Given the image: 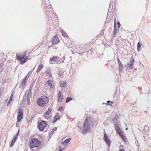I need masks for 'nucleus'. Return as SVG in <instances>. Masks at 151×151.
I'll return each mask as SVG.
<instances>
[{
    "label": "nucleus",
    "mask_w": 151,
    "mask_h": 151,
    "mask_svg": "<svg viewBox=\"0 0 151 151\" xmlns=\"http://www.w3.org/2000/svg\"><path fill=\"white\" fill-rule=\"evenodd\" d=\"M54 119H60V114H59L57 113L56 114L55 117Z\"/></svg>",
    "instance_id": "nucleus-23"
},
{
    "label": "nucleus",
    "mask_w": 151,
    "mask_h": 151,
    "mask_svg": "<svg viewBox=\"0 0 151 151\" xmlns=\"http://www.w3.org/2000/svg\"><path fill=\"white\" fill-rule=\"evenodd\" d=\"M113 103L112 101H107V104L108 105H111Z\"/></svg>",
    "instance_id": "nucleus-38"
},
{
    "label": "nucleus",
    "mask_w": 151,
    "mask_h": 151,
    "mask_svg": "<svg viewBox=\"0 0 151 151\" xmlns=\"http://www.w3.org/2000/svg\"><path fill=\"white\" fill-rule=\"evenodd\" d=\"M19 129L16 134L13 140L11 142L10 144V147L12 146L15 142L19 136Z\"/></svg>",
    "instance_id": "nucleus-9"
},
{
    "label": "nucleus",
    "mask_w": 151,
    "mask_h": 151,
    "mask_svg": "<svg viewBox=\"0 0 151 151\" xmlns=\"http://www.w3.org/2000/svg\"><path fill=\"white\" fill-rule=\"evenodd\" d=\"M58 75H60V76H61L62 75V74L61 73H58Z\"/></svg>",
    "instance_id": "nucleus-52"
},
{
    "label": "nucleus",
    "mask_w": 151,
    "mask_h": 151,
    "mask_svg": "<svg viewBox=\"0 0 151 151\" xmlns=\"http://www.w3.org/2000/svg\"><path fill=\"white\" fill-rule=\"evenodd\" d=\"M47 115H48L46 114H44L43 115V116L45 118H46L47 119H48L49 118V116Z\"/></svg>",
    "instance_id": "nucleus-36"
},
{
    "label": "nucleus",
    "mask_w": 151,
    "mask_h": 151,
    "mask_svg": "<svg viewBox=\"0 0 151 151\" xmlns=\"http://www.w3.org/2000/svg\"><path fill=\"white\" fill-rule=\"evenodd\" d=\"M58 101L60 102L62 101L63 99V97L62 96V93H61V91H59L58 92Z\"/></svg>",
    "instance_id": "nucleus-14"
},
{
    "label": "nucleus",
    "mask_w": 151,
    "mask_h": 151,
    "mask_svg": "<svg viewBox=\"0 0 151 151\" xmlns=\"http://www.w3.org/2000/svg\"><path fill=\"white\" fill-rule=\"evenodd\" d=\"M41 144V142L36 138H33L31 139L29 142V146L31 148L38 147Z\"/></svg>",
    "instance_id": "nucleus-2"
},
{
    "label": "nucleus",
    "mask_w": 151,
    "mask_h": 151,
    "mask_svg": "<svg viewBox=\"0 0 151 151\" xmlns=\"http://www.w3.org/2000/svg\"><path fill=\"white\" fill-rule=\"evenodd\" d=\"M63 106H61L58 108V110L59 111H61L63 110Z\"/></svg>",
    "instance_id": "nucleus-37"
},
{
    "label": "nucleus",
    "mask_w": 151,
    "mask_h": 151,
    "mask_svg": "<svg viewBox=\"0 0 151 151\" xmlns=\"http://www.w3.org/2000/svg\"><path fill=\"white\" fill-rule=\"evenodd\" d=\"M59 42V40L57 37V36H54L52 40V42L53 44H56Z\"/></svg>",
    "instance_id": "nucleus-11"
},
{
    "label": "nucleus",
    "mask_w": 151,
    "mask_h": 151,
    "mask_svg": "<svg viewBox=\"0 0 151 151\" xmlns=\"http://www.w3.org/2000/svg\"><path fill=\"white\" fill-rule=\"evenodd\" d=\"M29 58V57L27 56V57H26V58H24V59H26V61Z\"/></svg>",
    "instance_id": "nucleus-49"
},
{
    "label": "nucleus",
    "mask_w": 151,
    "mask_h": 151,
    "mask_svg": "<svg viewBox=\"0 0 151 151\" xmlns=\"http://www.w3.org/2000/svg\"><path fill=\"white\" fill-rule=\"evenodd\" d=\"M1 88H0V96L1 95Z\"/></svg>",
    "instance_id": "nucleus-54"
},
{
    "label": "nucleus",
    "mask_w": 151,
    "mask_h": 151,
    "mask_svg": "<svg viewBox=\"0 0 151 151\" xmlns=\"http://www.w3.org/2000/svg\"><path fill=\"white\" fill-rule=\"evenodd\" d=\"M57 127H54L52 129L54 131H55L57 129Z\"/></svg>",
    "instance_id": "nucleus-42"
},
{
    "label": "nucleus",
    "mask_w": 151,
    "mask_h": 151,
    "mask_svg": "<svg viewBox=\"0 0 151 151\" xmlns=\"http://www.w3.org/2000/svg\"><path fill=\"white\" fill-rule=\"evenodd\" d=\"M28 78V77L27 76H26L24 78V79L22 80V81H24L26 82L27 81Z\"/></svg>",
    "instance_id": "nucleus-33"
},
{
    "label": "nucleus",
    "mask_w": 151,
    "mask_h": 151,
    "mask_svg": "<svg viewBox=\"0 0 151 151\" xmlns=\"http://www.w3.org/2000/svg\"><path fill=\"white\" fill-rule=\"evenodd\" d=\"M25 82L24 81H22L20 84V86H24L25 85Z\"/></svg>",
    "instance_id": "nucleus-32"
},
{
    "label": "nucleus",
    "mask_w": 151,
    "mask_h": 151,
    "mask_svg": "<svg viewBox=\"0 0 151 151\" xmlns=\"http://www.w3.org/2000/svg\"><path fill=\"white\" fill-rule=\"evenodd\" d=\"M58 58H59L55 56H54L50 58V63L53 64V62L55 61L58 59Z\"/></svg>",
    "instance_id": "nucleus-15"
},
{
    "label": "nucleus",
    "mask_w": 151,
    "mask_h": 151,
    "mask_svg": "<svg viewBox=\"0 0 151 151\" xmlns=\"http://www.w3.org/2000/svg\"><path fill=\"white\" fill-rule=\"evenodd\" d=\"M116 132V133L121 138V139L124 141H125V139H126V138L123 134V132L120 129V128H119L117 129H115Z\"/></svg>",
    "instance_id": "nucleus-5"
},
{
    "label": "nucleus",
    "mask_w": 151,
    "mask_h": 151,
    "mask_svg": "<svg viewBox=\"0 0 151 151\" xmlns=\"http://www.w3.org/2000/svg\"><path fill=\"white\" fill-rule=\"evenodd\" d=\"M17 60L20 61V63L21 64H24L26 61V59H24V56H19L18 55H16Z\"/></svg>",
    "instance_id": "nucleus-7"
},
{
    "label": "nucleus",
    "mask_w": 151,
    "mask_h": 151,
    "mask_svg": "<svg viewBox=\"0 0 151 151\" xmlns=\"http://www.w3.org/2000/svg\"><path fill=\"white\" fill-rule=\"evenodd\" d=\"M33 83H32L30 85V86H31V87H33Z\"/></svg>",
    "instance_id": "nucleus-51"
},
{
    "label": "nucleus",
    "mask_w": 151,
    "mask_h": 151,
    "mask_svg": "<svg viewBox=\"0 0 151 151\" xmlns=\"http://www.w3.org/2000/svg\"><path fill=\"white\" fill-rule=\"evenodd\" d=\"M65 58L64 57H62L61 58H60L59 61L58 62H59L60 63H62L65 60Z\"/></svg>",
    "instance_id": "nucleus-29"
},
{
    "label": "nucleus",
    "mask_w": 151,
    "mask_h": 151,
    "mask_svg": "<svg viewBox=\"0 0 151 151\" xmlns=\"http://www.w3.org/2000/svg\"><path fill=\"white\" fill-rule=\"evenodd\" d=\"M32 70H30L29 72V73H28V74H27V75L26 76H27L28 77H29V76H30V75H31V74L32 73Z\"/></svg>",
    "instance_id": "nucleus-39"
},
{
    "label": "nucleus",
    "mask_w": 151,
    "mask_h": 151,
    "mask_svg": "<svg viewBox=\"0 0 151 151\" xmlns=\"http://www.w3.org/2000/svg\"><path fill=\"white\" fill-rule=\"evenodd\" d=\"M119 119V117H114L113 118H112V122L114 123H116L117 122V120Z\"/></svg>",
    "instance_id": "nucleus-22"
},
{
    "label": "nucleus",
    "mask_w": 151,
    "mask_h": 151,
    "mask_svg": "<svg viewBox=\"0 0 151 151\" xmlns=\"http://www.w3.org/2000/svg\"><path fill=\"white\" fill-rule=\"evenodd\" d=\"M134 63V60L133 58L127 64V65L128 66L130 69H132L133 67V65Z\"/></svg>",
    "instance_id": "nucleus-10"
},
{
    "label": "nucleus",
    "mask_w": 151,
    "mask_h": 151,
    "mask_svg": "<svg viewBox=\"0 0 151 151\" xmlns=\"http://www.w3.org/2000/svg\"><path fill=\"white\" fill-rule=\"evenodd\" d=\"M120 27V25H118V28H119Z\"/></svg>",
    "instance_id": "nucleus-56"
},
{
    "label": "nucleus",
    "mask_w": 151,
    "mask_h": 151,
    "mask_svg": "<svg viewBox=\"0 0 151 151\" xmlns=\"http://www.w3.org/2000/svg\"><path fill=\"white\" fill-rule=\"evenodd\" d=\"M117 60H118V63H120V62H121L120 61V60L119 58H117Z\"/></svg>",
    "instance_id": "nucleus-45"
},
{
    "label": "nucleus",
    "mask_w": 151,
    "mask_h": 151,
    "mask_svg": "<svg viewBox=\"0 0 151 151\" xmlns=\"http://www.w3.org/2000/svg\"><path fill=\"white\" fill-rule=\"evenodd\" d=\"M113 9V4H111V3H110L109 9H108V12H109L110 11H111V9Z\"/></svg>",
    "instance_id": "nucleus-26"
},
{
    "label": "nucleus",
    "mask_w": 151,
    "mask_h": 151,
    "mask_svg": "<svg viewBox=\"0 0 151 151\" xmlns=\"http://www.w3.org/2000/svg\"><path fill=\"white\" fill-rule=\"evenodd\" d=\"M2 69L0 68V72L1 71H2Z\"/></svg>",
    "instance_id": "nucleus-55"
},
{
    "label": "nucleus",
    "mask_w": 151,
    "mask_h": 151,
    "mask_svg": "<svg viewBox=\"0 0 151 151\" xmlns=\"http://www.w3.org/2000/svg\"><path fill=\"white\" fill-rule=\"evenodd\" d=\"M54 131L52 129L50 132L49 136L51 137L53 134Z\"/></svg>",
    "instance_id": "nucleus-35"
},
{
    "label": "nucleus",
    "mask_w": 151,
    "mask_h": 151,
    "mask_svg": "<svg viewBox=\"0 0 151 151\" xmlns=\"http://www.w3.org/2000/svg\"><path fill=\"white\" fill-rule=\"evenodd\" d=\"M26 55V52H25L24 53L23 55L22 56H24V57H25Z\"/></svg>",
    "instance_id": "nucleus-43"
},
{
    "label": "nucleus",
    "mask_w": 151,
    "mask_h": 151,
    "mask_svg": "<svg viewBox=\"0 0 151 151\" xmlns=\"http://www.w3.org/2000/svg\"><path fill=\"white\" fill-rule=\"evenodd\" d=\"M118 64L119 66L120 65H122V63L121 62L118 63Z\"/></svg>",
    "instance_id": "nucleus-46"
},
{
    "label": "nucleus",
    "mask_w": 151,
    "mask_h": 151,
    "mask_svg": "<svg viewBox=\"0 0 151 151\" xmlns=\"http://www.w3.org/2000/svg\"><path fill=\"white\" fill-rule=\"evenodd\" d=\"M12 96H13V94L11 95V96L10 97V98L9 99L8 102V103H9V102H10V101L12 100Z\"/></svg>",
    "instance_id": "nucleus-40"
},
{
    "label": "nucleus",
    "mask_w": 151,
    "mask_h": 151,
    "mask_svg": "<svg viewBox=\"0 0 151 151\" xmlns=\"http://www.w3.org/2000/svg\"><path fill=\"white\" fill-rule=\"evenodd\" d=\"M49 99L46 96H42L40 98H39L37 101L38 105L41 106H44L46 105L48 103Z\"/></svg>",
    "instance_id": "nucleus-1"
},
{
    "label": "nucleus",
    "mask_w": 151,
    "mask_h": 151,
    "mask_svg": "<svg viewBox=\"0 0 151 151\" xmlns=\"http://www.w3.org/2000/svg\"><path fill=\"white\" fill-rule=\"evenodd\" d=\"M32 91L29 90L27 96L31 97L32 95Z\"/></svg>",
    "instance_id": "nucleus-34"
},
{
    "label": "nucleus",
    "mask_w": 151,
    "mask_h": 151,
    "mask_svg": "<svg viewBox=\"0 0 151 151\" xmlns=\"http://www.w3.org/2000/svg\"><path fill=\"white\" fill-rule=\"evenodd\" d=\"M113 123L114 125L115 129H118L120 128L119 126L118 122L116 123H115V124L114 122H113Z\"/></svg>",
    "instance_id": "nucleus-25"
},
{
    "label": "nucleus",
    "mask_w": 151,
    "mask_h": 151,
    "mask_svg": "<svg viewBox=\"0 0 151 151\" xmlns=\"http://www.w3.org/2000/svg\"><path fill=\"white\" fill-rule=\"evenodd\" d=\"M126 129V130H127V129H128V128H126V129Z\"/></svg>",
    "instance_id": "nucleus-57"
},
{
    "label": "nucleus",
    "mask_w": 151,
    "mask_h": 151,
    "mask_svg": "<svg viewBox=\"0 0 151 151\" xmlns=\"http://www.w3.org/2000/svg\"><path fill=\"white\" fill-rule=\"evenodd\" d=\"M17 113V122H19L21 121L23 117V111L21 109H19L18 110Z\"/></svg>",
    "instance_id": "nucleus-6"
},
{
    "label": "nucleus",
    "mask_w": 151,
    "mask_h": 151,
    "mask_svg": "<svg viewBox=\"0 0 151 151\" xmlns=\"http://www.w3.org/2000/svg\"><path fill=\"white\" fill-rule=\"evenodd\" d=\"M115 2V0H111L110 1V3H111V4H113V3H114Z\"/></svg>",
    "instance_id": "nucleus-41"
},
{
    "label": "nucleus",
    "mask_w": 151,
    "mask_h": 151,
    "mask_svg": "<svg viewBox=\"0 0 151 151\" xmlns=\"http://www.w3.org/2000/svg\"><path fill=\"white\" fill-rule=\"evenodd\" d=\"M137 50L138 51H139L140 50L141 47L140 44L139 42L137 44Z\"/></svg>",
    "instance_id": "nucleus-27"
},
{
    "label": "nucleus",
    "mask_w": 151,
    "mask_h": 151,
    "mask_svg": "<svg viewBox=\"0 0 151 151\" xmlns=\"http://www.w3.org/2000/svg\"><path fill=\"white\" fill-rule=\"evenodd\" d=\"M60 85L62 88H65L67 86V82L64 81L60 82Z\"/></svg>",
    "instance_id": "nucleus-17"
},
{
    "label": "nucleus",
    "mask_w": 151,
    "mask_h": 151,
    "mask_svg": "<svg viewBox=\"0 0 151 151\" xmlns=\"http://www.w3.org/2000/svg\"><path fill=\"white\" fill-rule=\"evenodd\" d=\"M61 32L62 33V35H63V36L65 37H66L67 38H68V35L67 33L64 31L62 30L61 31Z\"/></svg>",
    "instance_id": "nucleus-20"
},
{
    "label": "nucleus",
    "mask_w": 151,
    "mask_h": 151,
    "mask_svg": "<svg viewBox=\"0 0 151 151\" xmlns=\"http://www.w3.org/2000/svg\"><path fill=\"white\" fill-rule=\"evenodd\" d=\"M149 127L148 126H145L143 128V133L146 135H147L148 134V132L149 130Z\"/></svg>",
    "instance_id": "nucleus-13"
},
{
    "label": "nucleus",
    "mask_w": 151,
    "mask_h": 151,
    "mask_svg": "<svg viewBox=\"0 0 151 151\" xmlns=\"http://www.w3.org/2000/svg\"><path fill=\"white\" fill-rule=\"evenodd\" d=\"M91 128L90 124L88 123L87 119H86L84 120L83 126V131L85 133L90 131Z\"/></svg>",
    "instance_id": "nucleus-3"
},
{
    "label": "nucleus",
    "mask_w": 151,
    "mask_h": 151,
    "mask_svg": "<svg viewBox=\"0 0 151 151\" xmlns=\"http://www.w3.org/2000/svg\"><path fill=\"white\" fill-rule=\"evenodd\" d=\"M52 83L53 81L50 80H49L46 83V85H48L50 86V90H52L53 88Z\"/></svg>",
    "instance_id": "nucleus-12"
},
{
    "label": "nucleus",
    "mask_w": 151,
    "mask_h": 151,
    "mask_svg": "<svg viewBox=\"0 0 151 151\" xmlns=\"http://www.w3.org/2000/svg\"><path fill=\"white\" fill-rule=\"evenodd\" d=\"M63 148H60V149L58 151H63Z\"/></svg>",
    "instance_id": "nucleus-47"
},
{
    "label": "nucleus",
    "mask_w": 151,
    "mask_h": 151,
    "mask_svg": "<svg viewBox=\"0 0 151 151\" xmlns=\"http://www.w3.org/2000/svg\"><path fill=\"white\" fill-rule=\"evenodd\" d=\"M71 138L69 137L67 139H65L64 141L62 142V144L64 145H67L69 143L70 141Z\"/></svg>",
    "instance_id": "nucleus-16"
},
{
    "label": "nucleus",
    "mask_w": 151,
    "mask_h": 151,
    "mask_svg": "<svg viewBox=\"0 0 151 151\" xmlns=\"http://www.w3.org/2000/svg\"><path fill=\"white\" fill-rule=\"evenodd\" d=\"M72 99V98H71L70 97H68L66 99V103H68V102H69Z\"/></svg>",
    "instance_id": "nucleus-30"
},
{
    "label": "nucleus",
    "mask_w": 151,
    "mask_h": 151,
    "mask_svg": "<svg viewBox=\"0 0 151 151\" xmlns=\"http://www.w3.org/2000/svg\"><path fill=\"white\" fill-rule=\"evenodd\" d=\"M117 24L118 25H120V23L119 22H118L117 23Z\"/></svg>",
    "instance_id": "nucleus-50"
},
{
    "label": "nucleus",
    "mask_w": 151,
    "mask_h": 151,
    "mask_svg": "<svg viewBox=\"0 0 151 151\" xmlns=\"http://www.w3.org/2000/svg\"><path fill=\"white\" fill-rule=\"evenodd\" d=\"M47 123L46 122L44 121L40 122L38 124L37 127L40 131H43L45 127L46 126Z\"/></svg>",
    "instance_id": "nucleus-4"
},
{
    "label": "nucleus",
    "mask_w": 151,
    "mask_h": 151,
    "mask_svg": "<svg viewBox=\"0 0 151 151\" xmlns=\"http://www.w3.org/2000/svg\"><path fill=\"white\" fill-rule=\"evenodd\" d=\"M31 97H29L27 96V104H29L30 103V98Z\"/></svg>",
    "instance_id": "nucleus-31"
},
{
    "label": "nucleus",
    "mask_w": 151,
    "mask_h": 151,
    "mask_svg": "<svg viewBox=\"0 0 151 151\" xmlns=\"http://www.w3.org/2000/svg\"><path fill=\"white\" fill-rule=\"evenodd\" d=\"M43 65L42 64L40 65H38V69L36 71V73H38L40 72L43 68Z\"/></svg>",
    "instance_id": "nucleus-18"
},
{
    "label": "nucleus",
    "mask_w": 151,
    "mask_h": 151,
    "mask_svg": "<svg viewBox=\"0 0 151 151\" xmlns=\"http://www.w3.org/2000/svg\"><path fill=\"white\" fill-rule=\"evenodd\" d=\"M104 139L107 145L109 146H110L111 145L110 141V139L108 137L106 133H104Z\"/></svg>",
    "instance_id": "nucleus-8"
},
{
    "label": "nucleus",
    "mask_w": 151,
    "mask_h": 151,
    "mask_svg": "<svg viewBox=\"0 0 151 151\" xmlns=\"http://www.w3.org/2000/svg\"><path fill=\"white\" fill-rule=\"evenodd\" d=\"M45 73L47 74V76L48 77H52V74L51 71L49 70H48L45 72Z\"/></svg>",
    "instance_id": "nucleus-19"
},
{
    "label": "nucleus",
    "mask_w": 151,
    "mask_h": 151,
    "mask_svg": "<svg viewBox=\"0 0 151 151\" xmlns=\"http://www.w3.org/2000/svg\"><path fill=\"white\" fill-rule=\"evenodd\" d=\"M32 87H31V86H30V87L29 88V91H32Z\"/></svg>",
    "instance_id": "nucleus-48"
},
{
    "label": "nucleus",
    "mask_w": 151,
    "mask_h": 151,
    "mask_svg": "<svg viewBox=\"0 0 151 151\" xmlns=\"http://www.w3.org/2000/svg\"><path fill=\"white\" fill-rule=\"evenodd\" d=\"M116 26V23L115 22L114 25V32L113 34L114 35H115L116 34V31H117V28Z\"/></svg>",
    "instance_id": "nucleus-21"
},
{
    "label": "nucleus",
    "mask_w": 151,
    "mask_h": 151,
    "mask_svg": "<svg viewBox=\"0 0 151 151\" xmlns=\"http://www.w3.org/2000/svg\"><path fill=\"white\" fill-rule=\"evenodd\" d=\"M52 111L51 109L50 108V107L48 108V109L47 111H46V112L45 114H46L49 115L50 113Z\"/></svg>",
    "instance_id": "nucleus-28"
},
{
    "label": "nucleus",
    "mask_w": 151,
    "mask_h": 151,
    "mask_svg": "<svg viewBox=\"0 0 151 151\" xmlns=\"http://www.w3.org/2000/svg\"><path fill=\"white\" fill-rule=\"evenodd\" d=\"M57 120V119H55L54 121H52V122L55 123Z\"/></svg>",
    "instance_id": "nucleus-44"
},
{
    "label": "nucleus",
    "mask_w": 151,
    "mask_h": 151,
    "mask_svg": "<svg viewBox=\"0 0 151 151\" xmlns=\"http://www.w3.org/2000/svg\"><path fill=\"white\" fill-rule=\"evenodd\" d=\"M119 151H124V150L123 149H120Z\"/></svg>",
    "instance_id": "nucleus-53"
},
{
    "label": "nucleus",
    "mask_w": 151,
    "mask_h": 151,
    "mask_svg": "<svg viewBox=\"0 0 151 151\" xmlns=\"http://www.w3.org/2000/svg\"><path fill=\"white\" fill-rule=\"evenodd\" d=\"M124 68V66L122 64V65H120L119 66V71H123Z\"/></svg>",
    "instance_id": "nucleus-24"
}]
</instances>
